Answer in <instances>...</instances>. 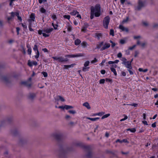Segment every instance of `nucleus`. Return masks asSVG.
I'll use <instances>...</instances> for the list:
<instances>
[{
  "label": "nucleus",
  "mask_w": 158,
  "mask_h": 158,
  "mask_svg": "<svg viewBox=\"0 0 158 158\" xmlns=\"http://www.w3.org/2000/svg\"><path fill=\"white\" fill-rule=\"evenodd\" d=\"M84 56L82 53H80L76 55H66L65 56V58H64L62 56L56 57L53 56L52 58L55 60H57L60 63H63L68 61L69 60L67 58L77 57H81Z\"/></svg>",
  "instance_id": "f257e3e1"
},
{
  "label": "nucleus",
  "mask_w": 158,
  "mask_h": 158,
  "mask_svg": "<svg viewBox=\"0 0 158 158\" xmlns=\"http://www.w3.org/2000/svg\"><path fill=\"white\" fill-rule=\"evenodd\" d=\"M101 7L100 5L99 4L95 5L94 7L91 6L90 8L91 10H93L94 13H95V16L96 17H98L101 15Z\"/></svg>",
  "instance_id": "f03ea898"
},
{
  "label": "nucleus",
  "mask_w": 158,
  "mask_h": 158,
  "mask_svg": "<svg viewBox=\"0 0 158 158\" xmlns=\"http://www.w3.org/2000/svg\"><path fill=\"white\" fill-rule=\"evenodd\" d=\"M67 151L62 146H60L59 150L58 151V156L59 158H66Z\"/></svg>",
  "instance_id": "7ed1b4c3"
},
{
  "label": "nucleus",
  "mask_w": 158,
  "mask_h": 158,
  "mask_svg": "<svg viewBox=\"0 0 158 158\" xmlns=\"http://www.w3.org/2000/svg\"><path fill=\"white\" fill-rule=\"evenodd\" d=\"M137 3V6L135 8V10H140L146 6L145 2L142 1V0H138Z\"/></svg>",
  "instance_id": "20e7f679"
},
{
  "label": "nucleus",
  "mask_w": 158,
  "mask_h": 158,
  "mask_svg": "<svg viewBox=\"0 0 158 158\" xmlns=\"http://www.w3.org/2000/svg\"><path fill=\"white\" fill-rule=\"evenodd\" d=\"M84 148L85 149V151L87 152V154L85 155L87 158H91L93 156L91 147L89 146H84Z\"/></svg>",
  "instance_id": "39448f33"
},
{
  "label": "nucleus",
  "mask_w": 158,
  "mask_h": 158,
  "mask_svg": "<svg viewBox=\"0 0 158 158\" xmlns=\"http://www.w3.org/2000/svg\"><path fill=\"white\" fill-rule=\"evenodd\" d=\"M110 18L109 16L108 15L105 17L103 21V25L105 28L107 29L108 26L110 23Z\"/></svg>",
  "instance_id": "423d86ee"
},
{
  "label": "nucleus",
  "mask_w": 158,
  "mask_h": 158,
  "mask_svg": "<svg viewBox=\"0 0 158 158\" xmlns=\"http://www.w3.org/2000/svg\"><path fill=\"white\" fill-rule=\"evenodd\" d=\"M54 137L58 142L62 141L64 139L63 134L61 133H56L53 135Z\"/></svg>",
  "instance_id": "0eeeda50"
},
{
  "label": "nucleus",
  "mask_w": 158,
  "mask_h": 158,
  "mask_svg": "<svg viewBox=\"0 0 158 158\" xmlns=\"http://www.w3.org/2000/svg\"><path fill=\"white\" fill-rule=\"evenodd\" d=\"M89 60L86 61L84 64V66L82 68V71L85 72L87 71H88V69H89V67H87L89 64Z\"/></svg>",
  "instance_id": "6e6552de"
},
{
  "label": "nucleus",
  "mask_w": 158,
  "mask_h": 158,
  "mask_svg": "<svg viewBox=\"0 0 158 158\" xmlns=\"http://www.w3.org/2000/svg\"><path fill=\"white\" fill-rule=\"evenodd\" d=\"M122 61L123 62H122V64L124 65L126 67H128V66L130 64H131V62H130V61H127V60L124 57L122 58Z\"/></svg>",
  "instance_id": "1a4fd4ad"
},
{
  "label": "nucleus",
  "mask_w": 158,
  "mask_h": 158,
  "mask_svg": "<svg viewBox=\"0 0 158 158\" xmlns=\"http://www.w3.org/2000/svg\"><path fill=\"white\" fill-rule=\"evenodd\" d=\"M110 44L107 43H105L103 47L101 48L100 50L101 51H102L106 49L109 48L110 47Z\"/></svg>",
  "instance_id": "9d476101"
},
{
  "label": "nucleus",
  "mask_w": 158,
  "mask_h": 158,
  "mask_svg": "<svg viewBox=\"0 0 158 158\" xmlns=\"http://www.w3.org/2000/svg\"><path fill=\"white\" fill-rule=\"evenodd\" d=\"M21 84L24 85L29 88H30L31 86V83H29V81H23L21 82Z\"/></svg>",
  "instance_id": "9b49d317"
},
{
  "label": "nucleus",
  "mask_w": 158,
  "mask_h": 158,
  "mask_svg": "<svg viewBox=\"0 0 158 158\" xmlns=\"http://www.w3.org/2000/svg\"><path fill=\"white\" fill-rule=\"evenodd\" d=\"M3 80L6 83L10 82V78L6 76H3L2 77Z\"/></svg>",
  "instance_id": "f8f14e48"
},
{
  "label": "nucleus",
  "mask_w": 158,
  "mask_h": 158,
  "mask_svg": "<svg viewBox=\"0 0 158 158\" xmlns=\"http://www.w3.org/2000/svg\"><path fill=\"white\" fill-rule=\"evenodd\" d=\"M43 30H39L38 31V33L40 35L42 34L43 36L44 37H47L49 36V34H46L45 33H43Z\"/></svg>",
  "instance_id": "ddd939ff"
},
{
  "label": "nucleus",
  "mask_w": 158,
  "mask_h": 158,
  "mask_svg": "<svg viewBox=\"0 0 158 158\" xmlns=\"http://www.w3.org/2000/svg\"><path fill=\"white\" fill-rule=\"evenodd\" d=\"M53 29L52 28H44L43 29V32L48 34L50 33L53 30Z\"/></svg>",
  "instance_id": "4468645a"
},
{
  "label": "nucleus",
  "mask_w": 158,
  "mask_h": 158,
  "mask_svg": "<svg viewBox=\"0 0 158 158\" xmlns=\"http://www.w3.org/2000/svg\"><path fill=\"white\" fill-rule=\"evenodd\" d=\"M119 28L123 31H125L127 32H128L129 31L128 28L125 27L123 25H119Z\"/></svg>",
  "instance_id": "2eb2a0df"
},
{
  "label": "nucleus",
  "mask_w": 158,
  "mask_h": 158,
  "mask_svg": "<svg viewBox=\"0 0 158 158\" xmlns=\"http://www.w3.org/2000/svg\"><path fill=\"white\" fill-rule=\"evenodd\" d=\"M116 142H119L120 143H122L123 142L127 143H129V141H128L126 139H124L122 140H120L119 139H118L116 141Z\"/></svg>",
  "instance_id": "dca6fc26"
},
{
  "label": "nucleus",
  "mask_w": 158,
  "mask_h": 158,
  "mask_svg": "<svg viewBox=\"0 0 158 158\" xmlns=\"http://www.w3.org/2000/svg\"><path fill=\"white\" fill-rule=\"evenodd\" d=\"M94 37L99 40L100 38L102 37V34L101 33H97L95 34Z\"/></svg>",
  "instance_id": "f3484780"
},
{
  "label": "nucleus",
  "mask_w": 158,
  "mask_h": 158,
  "mask_svg": "<svg viewBox=\"0 0 158 158\" xmlns=\"http://www.w3.org/2000/svg\"><path fill=\"white\" fill-rule=\"evenodd\" d=\"M35 96L36 95L34 93H30V94L28 98L29 99H30L31 100H33L35 97Z\"/></svg>",
  "instance_id": "a211bd4d"
},
{
  "label": "nucleus",
  "mask_w": 158,
  "mask_h": 158,
  "mask_svg": "<svg viewBox=\"0 0 158 158\" xmlns=\"http://www.w3.org/2000/svg\"><path fill=\"white\" fill-rule=\"evenodd\" d=\"M128 67H126L128 69L127 70L129 72L130 74L131 75H133V72L131 70V69H132V67L131 65V64H130L128 66Z\"/></svg>",
  "instance_id": "6ab92c4d"
},
{
  "label": "nucleus",
  "mask_w": 158,
  "mask_h": 158,
  "mask_svg": "<svg viewBox=\"0 0 158 158\" xmlns=\"http://www.w3.org/2000/svg\"><path fill=\"white\" fill-rule=\"evenodd\" d=\"M137 45H140L141 47L143 48L145 47L146 44L144 43L141 44L140 41L139 40H138L137 42Z\"/></svg>",
  "instance_id": "aec40b11"
},
{
  "label": "nucleus",
  "mask_w": 158,
  "mask_h": 158,
  "mask_svg": "<svg viewBox=\"0 0 158 158\" xmlns=\"http://www.w3.org/2000/svg\"><path fill=\"white\" fill-rule=\"evenodd\" d=\"M83 106L86 107L87 109H90L91 107L89 104V103L87 102H85L83 104Z\"/></svg>",
  "instance_id": "412c9836"
},
{
  "label": "nucleus",
  "mask_w": 158,
  "mask_h": 158,
  "mask_svg": "<svg viewBox=\"0 0 158 158\" xmlns=\"http://www.w3.org/2000/svg\"><path fill=\"white\" fill-rule=\"evenodd\" d=\"M105 113L103 112H101L98 113H97L94 114L93 115V116H95L96 115H99L100 116H102L105 114Z\"/></svg>",
  "instance_id": "4be33fe9"
},
{
  "label": "nucleus",
  "mask_w": 158,
  "mask_h": 158,
  "mask_svg": "<svg viewBox=\"0 0 158 158\" xmlns=\"http://www.w3.org/2000/svg\"><path fill=\"white\" fill-rule=\"evenodd\" d=\"M30 18L31 19H29L35 21V14L32 13L30 15Z\"/></svg>",
  "instance_id": "5701e85b"
},
{
  "label": "nucleus",
  "mask_w": 158,
  "mask_h": 158,
  "mask_svg": "<svg viewBox=\"0 0 158 158\" xmlns=\"http://www.w3.org/2000/svg\"><path fill=\"white\" fill-rule=\"evenodd\" d=\"M104 42L102 41L98 45L96 46V48L97 49H101V47L103 45Z\"/></svg>",
  "instance_id": "b1692460"
},
{
  "label": "nucleus",
  "mask_w": 158,
  "mask_h": 158,
  "mask_svg": "<svg viewBox=\"0 0 158 158\" xmlns=\"http://www.w3.org/2000/svg\"><path fill=\"white\" fill-rule=\"evenodd\" d=\"M86 118L89 119L92 121H95L97 120L98 119L100 118L99 117H96L95 118H91L89 117H87Z\"/></svg>",
  "instance_id": "393cba45"
},
{
  "label": "nucleus",
  "mask_w": 158,
  "mask_h": 158,
  "mask_svg": "<svg viewBox=\"0 0 158 158\" xmlns=\"http://www.w3.org/2000/svg\"><path fill=\"white\" fill-rule=\"evenodd\" d=\"M79 12H78L77 10H73L70 13V14L72 15H75L77 14H79Z\"/></svg>",
  "instance_id": "a878e982"
},
{
  "label": "nucleus",
  "mask_w": 158,
  "mask_h": 158,
  "mask_svg": "<svg viewBox=\"0 0 158 158\" xmlns=\"http://www.w3.org/2000/svg\"><path fill=\"white\" fill-rule=\"evenodd\" d=\"M119 60H116L114 61H109L108 62V64H114V63H117L119 62Z\"/></svg>",
  "instance_id": "bb28decb"
},
{
  "label": "nucleus",
  "mask_w": 158,
  "mask_h": 158,
  "mask_svg": "<svg viewBox=\"0 0 158 158\" xmlns=\"http://www.w3.org/2000/svg\"><path fill=\"white\" fill-rule=\"evenodd\" d=\"M81 42V40L79 39H77L75 41V44L76 45H78Z\"/></svg>",
  "instance_id": "cd10ccee"
},
{
  "label": "nucleus",
  "mask_w": 158,
  "mask_h": 158,
  "mask_svg": "<svg viewBox=\"0 0 158 158\" xmlns=\"http://www.w3.org/2000/svg\"><path fill=\"white\" fill-rule=\"evenodd\" d=\"M95 15V13H94V10H92L91 11V14L90 18L91 19H92L94 18V15Z\"/></svg>",
  "instance_id": "c85d7f7f"
},
{
  "label": "nucleus",
  "mask_w": 158,
  "mask_h": 158,
  "mask_svg": "<svg viewBox=\"0 0 158 158\" xmlns=\"http://www.w3.org/2000/svg\"><path fill=\"white\" fill-rule=\"evenodd\" d=\"M110 69L111 71L114 73V75L115 76H116L117 75V73L116 71V70H115V69L114 68H112V67H111Z\"/></svg>",
  "instance_id": "c756f323"
},
{
  "label": "nucleus",
  "mask_w": 158,
  "mask_h": 158,
  "mask_svg": "<svg viewBox=\"0 0 158 158\" xmlns=\"http://www.w3.org/2000/svg\"><path fill=\"white\" fill-rule=\"evenodd\" d=\"M28 22L29 23V24L28 26H30H30L34 27V26L33 25V23H34L35 21H33L32 20H30V19H29L28 20Z\"/></svg>",
  "instance_id": "7c9ffc66"
},
{
  "label": "nucleus",
  "mask_w": 158,
  "mask_h": 158,
  "mask_svg": "<svg viewBox=\"0 0 158 158\" xmlns=\"http://www.w3.org/2000/svg\"><path fill=\"white\" fill-rule=\"evenodd\" d=\"M127 131H130L131 132H135L136 130L135 128H128L127 129Z\"/></svg>",
  "instance_id": "2f4dec72"
},
{
  "label": "nucleus",
  "mask_w": 158,
  "mask_h": 158,
  "mask_svg": "<svg viewBox=\"0 0 158 158\" xmlns=\"http://www.w3.org/2000/svg\"><path fill=\"white\" fill-rule=\"evenodd\" d=\"M107 152L108 153H110L112 154L113 155L115 156V153L117 152V151H107Z\"/></svg>",
  "instance_id": "473e14b6"
},
{
  "label": "nucleus",
  "mask_w": 158,
  "mask_h": 158,
  "mask_svg": "<svg viewBox=\"0 0 158 158\" xmlns=\"http://www.w3.org/2000/svg\"><path fill=\"white\" fill-rule=\"evenodd\" d=\"M73 108V107L71 106H69L67 105H65V109L67 110L70 109H72Z\"/></svg>",
  "instance_id": "72a5a7b5"
},
{
  "label": "nucleus",
  "mask_w": 158,
  "mask_h": 158,
  "mask_svg": "<svg viewBox=\"0 0 158 158\" xmlns=\"http://www.w3.org/2000/svg\"><path fill=\"white\" fill-rule=\"evenodd\" d=\"M19 15V12H16V16L17 17L18 19L19 20H20V21H22V19L21 17Z\"/></svg>",
  "instance_id": "f704fd0d"
},
{
  "label": "nucleus",
  "mask_w": 158,
  "mask_h": 158,
  "mask_svg": "<svg viewBox=\"0 0 158 158\" xmlns=\"http://www.w3.org/2000/svg\"><path fill=\"white\" fill-rule=\"evenodd\" d=\"M40 11L42 13H46V10L43 7H41L40 10Z\"/></svg>",
  "instance_id": "c9c22d12"
},
{
  "label": "nucleus",
  "mask_w": 158,
  "mask_h": 158,
  "mask_svg": "<svg viewBox=\"0 0 158 158\" xmlns=\"http://www.w3.org/2000/svg\"><path fill=\"white\" fill-rule=\"evenodd\" d=\"M110 115V114H106L104 115H103L102 117V119H103L105 118H106L108 117Z\"/></svg>",
  "instance_id": "e433bc0d"
},
{
  "label": "nucleus",
  "mask_w": 158,
  "mask_h": 158,
  "mask_svg": "<svg viewBox=\"0 0 158 158\" xmlns=\"http://www.w3.org/2000/svg\"><path fill=\"white\" fill-rule=\"evenodd\" d=\"M110 35H111L113 36H114V31L113 29H111L110 30Z\"/></svg>",
  "instance_id": "4c0bfd02"
},
{
  "label": "nucleus",
  "mask_w": 158,
  "mask_h": 158,
  "mask_svg": "<svg viewBox=\"0 0 158 158\" xmlns=\"http://www.w3.org/2000/svg\"><path fill=\"white\" fill-rule=\"evenodd\" d=\"M87 43L85 41H83L81 44V46L84 48H85L86 47Z\"/></svg>",
  "instance_id": "58836bf2"
},
{
  "label": "nucleus",
  "mask_w": 158,
  "mask_h": 158,
  "mask_svg": "<svg viewBox=\"0 0 158 158\" xmlns=\"http://www.w3.org/2000/svg\"><path fill=\"white\" fill-rule=\"evenodd\" d=\"M81 31L85 32H86L87 31V27L84 26L81 29Z\"/></svg>",
  "instance_id": "ea45409f"
},
{
  "label": "nucleus",
  "mask_w": 158,
  "mask_h": 158,
  "mask_svg": "<svg viewBox=\"0 0 158 158\" xmlns=\"http://www.w3.org/2000/svg\"><path fill=\"white\" fill-rule=\"evenodd\" d=\"M36 55L35 56V57L36 59H37V58H38L40 55V53L38 50L36 51Z\"/></svg>",
  "instance_id": "a19ab883"
},
{
  "label": "nucleus",
  "mask_w": 158,
  "mask_h": 158,
  "mask_svg": "<svg viewBox=\"0 0 158 158\" xmlns=\"http://www.w3.org/2000/svg\"><path fill=\"white\" fill-rule=\"evenodd\" d=\"M59 99L62 102H64L65 101L63 97L60 95H59L58 96Z\"/></svg>",
  "instance_id": "79ce46f5"
},
{
  "label": "nucleus",
  "mask_w": 158,
  "mask_h": 158,
  "mask_svg": "<svg viewBox=\"0 0 158 158\" xmlns=\"http://www.w3.org/2000/svg\"><path fill=\"white\" fill-rule=\"evenodd\" d=\"M68 112L72 114H74L76 113V111L74 110H69L68 111Z\"/></svg>",
  "instance_id": "37998d69"
},
{
  "label": "nucleus",
  "mask_w": 158,
  "mask_h": 158,
  "mask_svg": "<svg viewBox=\"0 0 158 158\" xmlns=\"http://www.w3.org/2000/svg\"><path fill=\"white\" fill-rule=\"evenodd\" d=\"M21 24H22V26L25 29H27V26L26 24L25 23H22Z\"/></svg>",
  "instance_id": "c03bdc74"
},
{
  "label": "nucleus",
  "mask_w": 158,
  "mask_h": 158,
  "mask_svg": "<svg viewBox=\"0 0 158 158\" xmlns=\"http://www.w3.org/2000/svg\"><path fill=\"white\" fill-rule=\"evenodd\" d=\"M5 122V121L3 120L0 122V128L4 125Z\"/></svg>",
  "instance_id": "a18cd8bd"
},
{
  "label": "nucleus",
  "mask_w": 158,
  "mask_h": 158,
  "mask_svg": "<svg viewBox=\"0 0 158 158\" xmlns=\"http://www.w3.org/2000/svg\"><path fill=\"white\" fill-rule=\"evenodd\" d=\"M41 73L43 74L44 77H47L48 75L47 72H42Z\"/></svg>",
  "instance_id": "49530a36"
},
{
  "label": "nucleus",
  "mask_w": 158,
  "mask_h": 158,
  "mask_svg": "<svg viewBox=\"0 0 158 158\" xmlns=\"http://www.w3.org/2000/svg\"><path fill=\"white\" fill-rule=\"evenodd\" d=\"M70 16L69 15H65L63 16V17L64 18L67 19L69 20L70 19Z\"/></svg>",
  "instance_id": "de8ad7c7"
},
{
  "label": "nucleus",
  "mask_w": 158,
  "mask_h": 158,
  "mask_svg": "<svg viewBox=\"0 0 158 158\" xmlns=\"http://www.w3.org/2000/svg\"><path fill=\"white\" fill-rule=\"evenodd\" d=\"M52 25L54 27V28L55 30L57 29V27L58 26L57 24H54L53 23H52Z\"/></svg>",
  "instance_id": "09e8293b"
},
{
  "label": "nucleus",
  "mask_w": 158,
  "mask_h": 158,
  "mask_svg": "<svg viewBox=\"0 0 158 158\" xmlns=\"http://www.w3.org/2000/svg\"><path fill=\"white\" fill-rule=\"evenodd\" d=\"M11 17L12 18H14L15 16H16V12H12L11 13Z\"/></svg>",
  "instance_id": "8fccbe9b"
},
{
  "label": "nucleus",
  "mask_w": 158,
  "mask_h": 158,
  "mask_svg": "<svg viewBox=\"0 0 158 158\" xmlns=\"http://www.w3.org/2000/svg\"><path fill=\"white\" fill-rule=\"evenodd\" d=\"M27 52L28 54L30 55L31 54V48H29L28 49H27Z\"/></svg>",
  "instance_id": "3c124183"
},
{
  "label": "nucleus",
  "mask_w": 158,
  "mask_h": 158,
  "mask_svg": "<svg viewBox=\"0 0 158 158\" xmlns=\"http://www.w3.org/2000/svg\"><path fill=\"white\" fill-rule=\"evenodd\" d=\"M124 115V118H122L120 120V121H124L125 120L127 119V118H128V117L127 116L125 115Z\"/></svg>",
  "instance_id": "603ef678"
},
{
  "label": "nucleus",
  "mask_w": 158,
  "mask_h": 158,
  "mask_svg": "<svg viewBox=\"0 0 158 158\" xmlns=\"http://www.w3.org/2000/svg\"><path fill=\"white\" fill-rule=\"evenodd\" d=\"M52 18L54 20H56L57 19V17L55 15H53L52 16Z\"/></svg>",
  "instance_id": "864d4df0"
},
{
  "label": "nucleus",
  "mask_w": 158,
  "mask_h": 158,
  "mask_svg": "<svg viewBox=\"0 0 158 158\" xmlns=\"http://www.w3.org/2000/svg\"><path fill=\"white\" fill-rule=\"evenodd\" d=\"M33 49L35 51H37V50H38V49L37 46L36 44H35L34 45V46L33 48Z\"/></svg>",
  "instance_id": "5fc2aeb1"
},
{
  "label": "nucleus",
  "mask_w": 158,
  "mask_h": 158,
  "mask_svg": "<svg viewBox=\"0 0 158 158\" xmlns=\"http://www.w3.org/2000/svg\"><path fill=\"white\" fill-rule=\"evenodd\" d=\"M105 80L104 79H101L100 80V84H104L105 83Z\"/></svg>",
  "instance_id": "6e6d98bb"
},
{
  "label": "nucleus",
  "mask_w": 158,
  "mask_h": 158,
  "mask_svg": "<svg viewBox=\"0 0 158 158\" xmlns=\"http://www.w3.org/2000/svg\"><path fill=\"white\" fill-rule=\"evenodd\" d=\"M32 61H31L30 60H29L28 62V65L30 67H31L33 66V64H32Z\"/></svg>",
  "instance_id": "4d7b16f0"
},
{
  "label": "nucleus",
  "mask_w": 158,
  "mask_h": 158,
  "mask_svg": "<svg viewBox=\"0 0 158 158\" xmlns=\"http://www.w3.org/2000/svg\"><path fill=\"white\" fill-rule=\"evenodd\" d=\"M98 61V60L96 58H94V59L91 61V63H95L97 62Z\"/></svg>",
  "instance_id": "13d9d810"
},
{
  "label": "nucleus",
  "mask_w": 158,
  "mask_h": 158,
  "mask_svg": "<svg viewBox=\"0 0 158 158\" xmlns=\"http://www.w3.org/2000/svg\"><path fill=\"white\" fill-rule=\"evenodd\" d=\"M120 43L121 44H124L125 43V41L123 39H121L120 40Z\"/></svg>",
  "instance_id": "bf43d9fd"
},
{
  "label": "nucleus",
  "mask_w": 158,
  "mask_h": 158,
  "mask_svg": "<svg viewBox=\"0 0 158 158\" xmlns=\"http://www.w3.org/2000/svg\"><path fill=\"white\" fill-rule=\"evenodd\" d=\"M136 46V45H133L132 46V47H130L129 48H128V49L129 50H133L135 47Z\"/></svg>",
  "instance_id": "052dcab7"
},
{
  "label": "nucleus",
  "mask_w": 158,
  "mask_h": 158,
  "mask_svg": "<svg viewBox=\"0 0 158 158\" xmlns=\"http://www.w3.org/2000/svg\"><path fill=\"white\" fill-rule=\"evenodd\" d=\"M139 54V52L138 51H136L135 52V54L134 55V57H136Z\"/></svg>",
  "instance_id": "680f3d73"
},
{
  "label": "nucleus",
  "mask_w": 158,
  "mask_h": 158,
  "mask_svg": "<svg viewBox=\"0 0 158 158\" xmlns=\"http://www.w3.org/2000/svg\"><path fill=\"white\" fill-rule=\"evenodd\" d=\"M144 128L143 127H141L139 129V132L141 133L144 131Z\"/></svg>",
  "instance_id": "e2e57ef3"
},
{
  "label": "nucleus",
  "mask_w": 158,
  "mask_h": 158,
  "mask_svg": "<svg viewBox=\"0 0 158 158\" xmlns=\"http://www.w3.org/2000/svg\"><path fill=\"white\" fill-rule=\"evenodd\" d=\"M75 65L76 64H73L70 65H68V67H69V68H70L73 67V66Z\"/></svg>",
  "instance_id": "0e129e2a"
},
{
  "label": "nucleus",
  "mask_w": 158,
  "mask_h": 158,
  "mask_svg": "<svg viewBox=\"0 0 158 158\" xmlns=\"http://www.w3.org/2000/svg\"><path fill=\"white\" fill-rule=\"evenodd\" d=\"M16 29L17 34L18 35L19 34V31L20 30V28L19 27H16Z\"/></svg>",
  "instance_id": "69168bd1"
},
{
  "label": "nucleus",
  "mask_w": 158,
  "mask_h": 158,
  "mask_svg": "<svg viewBox=\"0 0 158 158\" xmlns=\"http://www.w3.org/2000/svg\"><path fill=\"white\" fill-rule=\"evenodd\" d=\"M32 64L33 65H34L36 66L37 65V63L36 61H32Z\"/></svg>",
  "instance_id": "338daca9"
},
{
  "label": "nucleus",
  "mask_w": 158,
  "mask_h": 158,
  "mask_svg": "<svg viewBox=\"0 0 158 158\" xmlns=\"http://www.w3.org/2000/svg\"><path fill=\"white\" fill-rule=\"evenodd\" d=\"M122 56V54L121 52H119L117 55V57L118 58H121Z\"/></svg>",
  "instance_id": "774afa93"
}]
</instances>
